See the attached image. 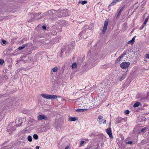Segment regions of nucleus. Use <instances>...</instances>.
Returning <instances> with one entry per match:
<instances>
[{"instance_id":"nucleus-62","label":"nucleus","mask_w":149,"mask_h":149,"mask_svg":"<svg viewBox=\"0 0 149 149\" xmlns=\"http://www.w3.org/2000/svg\"><path fill=\"white\" fill-rule=\"evenodd\" d=\"M148 120H149V118L148 119Z\"/></svg>"},{"instance_id":"nucleus-50","label":"nucleus","mask_w":149,"mask_h":149,"mask_svg":"<svg viewBox=\"0 0 149 149\" xmlns=\"http://www.w3.org/2000/svg\"><path fill=\"white\" fill-rule=\"evenodd\" d=\"M39 146H36V149H39Z\"/></svg>"},{"instance_id":"nucleus-33","label":"nucleus","mask_w":149,"mask_h":149,"mask_svg":"<svg viewBox=\"0 0 149 149\" xmlns=\"http://www.w3.org/2000/svg\"><path fill=\"white\" fill-rule=\"evenodd\" d=\"M134 42L132 40H131L129 41L128 42V44L132 45L134 44Z\"/></svg>"},{"instance_id":"nucleus-6","label":"nucleus","mask_w":149,"mask_h":149,"mask_svg":"<svg viewBox=\"0 0 149 149\" xmlns=\"http://www.w3.org/2000/svg\"><path fill=\"white\" fill-rule=\"evenodd\" d=\"M12 123H10L8 127L7 128V131L9 132L10 131H13L15 129V125L13 126L12 127H10L12 125Z\"/></svg>"},{"instance_id":"nucleus-30","label":"nucleus","mask_w":149,"mask_h":149,"mask_svg":"<svg viewBox=\"0 0 149 149\" xmlns=\"http://www.w3.org/2000/svg\"><path fill=\"white\" fill-rule=\"evenodd\" d=\"M72 68H75L77 67V64L76 63H73L72 64Z\"/></svg>"},{"instance_id":"nucleus-36","label":"nucleus","mask_w":149,"mask_h":149,"mask_svg":"<svg viewBox=\"0 0 149 149\" xmlns=\"http://www.w3.org/2000/svg\"><path fill=\"white\" fill-rule=\"evenodd\" d=\"M4 63L3 60L0 59V65H2Z\"/></svg>"},{"instance_id":"nucleus-44","label":"nucleus","mask_w":149,"mask_h":149,"mask_svg":"<svg viewBox=\"0 0 149 149\" xmlns=\"http://www.w3.org/2000/svg\"><path fill=\"white\" fill-rule=\"evenodd\" d=\"M42 29H45L46 28V26H44V25H43L42 26Z\"/></svg>"},{"instance_id":"nucleus-17","label":"nucleus","mask_w":149,"mask_h":149,"mask_svg":"<svg viewBox=\"0 0 149 149\" xmlns=\"http://www.w3.org/2000/svg\"><path fill=\"white\" fill-rule=\"evenodd\" d=\"M118 0H114L112 1L111 3L109 5V6H111L112 5H113L116 4V3L118 2Z\"/></svg>"},{"instance_id":"nucleus-15","label":"nucleus","mask_w":149,"mask_h":149,"mask_svg":"<svg viewBox=\"0 0 149 149\" xmlns=\"http://www.w3.org/2000/svg\"><path fill=\"white\" fill-rule=\"evenodd\" d=\"M27 44H24L23 45L19 47L18 49L19 50H21L23 49L27 45Z\"/></svg>"},{"instance_id":"nucleus-51","label":"nucleus","mask_w":149,"mask_h":149,"mask_svg":"<svg viewBox=\"0 0 149 149\" xmlns=\"http://www.w3.org/2000/svg\"><path fill=\"white\" fill-rule=\"evenodd\" d=\"M147 22L144 21V23L143 24V25H146V24Z\"/></svg>"},{"instance_id":"nucleus-22","label":"nucleus","mask_w":149,"mask_h":149,"mask_svg":"<svg viewBox=\"0 0 149 149\" xmlns=\"http://www.w3.org/2000/svg\"><path fill=\"white\" fill-rule=\"evenodd\" d=\"M49 15V14L48 11H47L43 13L42 15V17H43L46 16H47V15Z\"/></svg>"},{"instance_id":"nucleus-31","label":"nucleus","mask_w":149,"mask_h":149,"mask_svg":"<svg viewBox=\"0 0 149 149\" xmlns=\"http://www.w3.org/2000/svg\"><path fill=\"white\" fill-rule=\"evenodd\" d=\"M56 34V31L55 30H53L52 32V35L53 36H55Z\"/></svg>"},{"instance_id":"nucleus-12","label":"nucleus","mask_w":149,"mask_h":149,"mask_svg":"<svg viewBox=\"0 0 149 149\" xmlns=\"http://www.w3.org/2000/svg\"><path fill=\"white\" fill-rule=\"evenodd\" d=\"M82 98L81 97H80L79 98H78L76 100H74L73 101L77 100V102H78V104H82L83 103V101L81 100V101H79L80 100H81Z\"/></svg>"},{"instance_id":"nucleus-24","label":"nucleus","mask_w":149,"mask_h":149,"mask_svg":"<svg viewBox=\"0 0 149 149\" xmlns=\"http://www.w3.org/2000/svg\"><path fill=\"white\" fill-rule=\"evenodd\" d=\"M87 3V1H79V3H81L82 5H84V4H86V3Z\"/></svg>"},{"instance_id":"nucleus-46","label":"nucleus","mask_w":149,"mask_h":149,"mask_svg":"<svg viewBox=\"0 0 149 149\" xmlns=\"http://www.w3.org/2000/svg\"><path fill=\"white\" fill-rule=\"evenodd\" d=\"M125 7V5L124 6L120 9L121 11H123V10L124 8Z\"/></svg>"},{"instance_id":"nucleus-5","label":"nucleus","mask_w":149,"mask_h":149,"mask_svg":"<svg viewBox=\"0 0 149 149\" xmlns=\"http://www.w3.org/2000/svg\"><path fill=\"white\" fill-rule=\"evenodd\" d=\"M21 119V118L20 117H18L16 118L15 120V123L17 127L20 126L22 124V122H21L20 123H19L20 122Z\"/></svg>"},{"instance_id":"nucleus-26","label":"nucleus","mask_w":149,"mask_h":149,"mask_svg":"<svg viewBox=\"0 0 149 149\" xmlns=\"http://www.w3.org/2000/svg\"><path fill=\"white\" fill-rule=\"evenodd\" d=\"M40 14V13H38V14H31L29 15H31V16H32V15L33 16V17H37L38 16H39V15Z\"/></svg>"},{"instance_id":"nucleus-23","label":"nucleus","mask_w":149,"mask_h":149,"mask_svg":"<svg viewBox=\"0 0 149 149\" xmlns=\"http://www.w3.org/2000/svg\"><path fill=\"white\" fill-rule=\"evenodd\" d=\"M49 15V14L48 11H47L43 13L42 15V17H43L46 16H47V15Z\"/></svg>"},{"instance_id":"nucleus-38","label":"nucleus","mask_w":149,"mask_h":149,"mask_svg":"<svg viewBox=\"0 0 149 149\" xmlns=\"http://www.w3.org/2000/svg\"><path fill=\"white\" fill-rule=\"evenodd\" d=\"M125 113L128 114H129L130 113V111L129 110H126L125 111Z\"/></svg>"},{"instance_id":"nucleus-16","label":"nucleus","mask_w":149,"mask_h":149,"mask_svg":"<svg viewBox=\"0 0 149 149\" xmlns=\"http://www.w3.org/2000/svg\"><path fill=\"white\" fill-rule=\"evenodd\" d=\"M82 29V31L80 33V35H82L84 34L86 32V31L87 30L86 29V28H85V27H83Z\"/></svg>"},{"instance_id":"nucleus-7","label":"nucleus","mask_w":149,"mask_h":149,"mask_svg":"<svg viewBox=\"0 0 149 149\" xmlns=\"http://www.w3.org/2000/svg\"><path fill=\"white\" fill-rule=\"evenodd\" d=\"M108 22L107 21H105L104 22V26L103 28L102 31L104 32L103 34H104L105 32L106 31L107 26L108 25Z\"/></svg>"},{"instance_id":"nucleus-10","label":"nucleus","mask_w":149,"mask_h":149,"mask_svg":"<svg viewBox=\"0 0 149 149\" xmlns=\"http://www.w3.org/2000/svg\"><path fill=\"white\" fill-rule=\"evenodd\" d=\"M124 120V118H121L118 117L116 118L115 121L117 123H120L122 122Z\"/></svg>"},{"instance_id":"nucleus-47","label":"nucleus","mask_w":149,"mask_h":149,"mask_svg":"<svg viewBox=\"0 0 149 149\" xmlns=\"http://www.w3.org/2000/svg\"><path fill=\"white\" fill-rule=\"evenodd\" d=\"M85 141H81V142L80 145H82L84 143Z\"/></svg>"},{"instance_id":"nucleus-37","label":"nucleus","mask_w":149,"mask_h":149,"mask_svg":"<svg viewBox=\"0 0 149 149\" xmlns=\"http://www.w3.org/2000/svg\"><path fill=\"white\" fill-rule=\"evenodd\" d=\"M84 27H85V28H86V29L87 30V29H89V26L87 25H85V26H84Z\"/></svg>"},{"instance_id":"nucleus-45","label":"nucleus","mask_w":149,"mask_h":149,"mask_svg":"<svg viewBox=\"0 0 149 149\" xmlns=\"http://www.w3.org/2000/svg\"><path fill=\"white\" fill-rule=\"evenodd\" d=\"M145 56L146 57V58H149V54H146Z\"/></svg>"},{"instance_id":"nucleus-48","label":"nucleus","mask_w":149,"mask_h":149,"mask_svg":"<svg viewBox=\"0 0 149 149\" xmlns=\"http://www.w3.org/2000/svg\"><path fill=\"white\" fill-rule=\"evenodd\" d=\"M149 18L148 17H147L145 20V21L147 22Z\"/></svg>"},{"instance_id":"nucleus-27","label":"nucleus","mask_w":149,"mask_h":149,"mask_svg":"<svg viewBox=\"0 0 149 149\" xmlns=\"http://www.w3.org/2000/svg\"><path fill=\"white\" fill-rule=\"evenodd\" d=\"M28 140L29 142H31L32 141V137L31 136H29L27 137Z\"/></svg>"},{"instance_id":"nucleus-9","label":"nucleus","mask_w":149,"mask_h":149,"mask_svg":"<svg viewBox=\"0 0 149 149\" xmlns=\"http://www.w3.org/2000/svg\"><path fill=\"white\" fill-rule=\"evenodd\" d=\"M37 118L38 120H42V119L46 120L47 119V118L45 115L43 114L39 115L37 117Z\"/></svg>"},{"instance_id":"nucleus-4","label":"nucleus","mask_w":149,"mask_h":149,"mask_svg":"<svg viewBox=\"0 0 149 149\" xmlns=\"http://www.w3.org/2000/svg\"><path fill=\"white\" fill-rule=\"evenodd\" d=\"M130 63L128 62H123L120 65V67L123 69L127 68L130 65Z\"/></svg>"},{"instance_id":"nucleus-13","label":"nucleus","mask_w":149,"mask_h":149,"mask_svg":"<svg viewBox=\"0 0 149 149\" xmlns=\"http://www.w3.org/2000/svg\"><path fill=\"white\" fill-rule=\"evenodd\" d=\"M61 39V37L59 36H58L57 37L54 38L53 40L54 42H58L59 40Z\"/></svg>"},{"instance_id":"nucleus-56","label":"nucleus","mask_w":149,"mask_h":149,"mask_svg":"<svg viewBox=\"0 0 149 149\" xmlns=\"http://www.w3.org/2000/svg\"><path fill=\"white\" fill-rule=\"evenodd\" d=\"M91 51H89V52H89V53H91Z\"/></svg>"},{"instance_id":"nucleus-34","label":"nucleus","mask_w":149,"mask_h":149,"mask_svg":"<svg viewBox=\"0 0 149 149\" xmlns=\"http://www.w3.org/2000/svg\"><path fill=\"white\" fill-rule=\"evenodd\" d=\"M122 11H121V10H119V12H118V13L117 17H118L120 16Z\"/></svg>"},{"instance_id":"nucleus-29","label":"nucleus","mask_w":149,"mask_h":149,"mask_svg":"<svg viewBox=\"0 0 149 149\" xmlns=\"http://www.w3.org/2000/svg\"><path fill=\"white\" fill-rule=\"evenodd\" d=\"M52 70L54 72H56L58 70V68L57 67L54 68L52 69Z\"/></svg>"},{"instance_id":"nucleus-59","label":"nucleus","mask_w":149,"mask_h":149,"mask_svg":"<svg viewBox=\"0 0 149 149\" xmlns=\"http://www.w3.org/2000/svg\"><path fill=\"white\" fill-rule=\"evenodd\" d=\"M138 6H137V7H136V8H138Z\"/></svg>"},{"instance_id":"nucleus-35","label":"nucleus","mask_w":149,"mask_h":149,"mask_svg":"<svg viewBox=\"0 0 149 149\" xmlns=\"http://www.w3.org/2000/svg\"><path fill=\"white\" fill-rule=\"evenodd\" d=\"M1 41L3 44H5L6 43V40L4 39H2Z\"/></svg>"},{"instance_id":"nucleus-40","label":"nucleus","mask_w":149,"mask_h":149,"mask_svg":"<svg viewBox=\"0 0 149 149\" xmlns=\"http://www.w3.org/2000/svg\"><path fill=\"white\" fill-rule=\"evenodd\" d=\"M146 127L143 128L141 130V131L142 132H144L146 129Z\"/></svg>"},{"instance_id":"nucleus-58","label":"nucleus","mask_w":149,"mask_h":149,"mask_svg":"<svg viewBox=\"0 0 149 149\" xmlns=\"http://www.w3.org/2000/svg\"><path fill=\"white\" fill-rule=\"evenodd\" d=\"M15 102V101H13V103H14V102Z\"/></svg>"},{"instance_id":"nucleus-2","label":"nucleus","mask_w":149,"mask_h":149,"mask_svg":"<svg viewBox=\"0 0 149 149\" xmlns=\"http://www.w3.org/2000/svg\"><path fill=\"white\" fill-rule=\"evenodd\" d=\"M139 99L140 101L142 102H145L148 101L149 100V93L148 92L147 95L146 96H140L139 97Z\"/></svg>"},{"instance_id":"nucleus-3","label":"nucleus","mask_w":149,"mask_h":149,"mask_svg":"<svg viewBox=\"0 0 149 149\" xmlns=\"http://www.w3.org/2000/svg\"><path fill=\"white\" fill-rule=\"evenodd\" d=\"M75 45V43L73 41L68 45V47H66L65 49V52H69L71 49H73Z\"/></svg>"},{"instance_id":"nucleus-11","label":"nucleus","mask_w":149,"mask_h":149,"mask_svg":"<svg viewBox=\"0 0 149 149\" xmlns=\"http://www.w3.org/2000/svg\"><path fill=\"white\" fill-rule=\"evenodd\" d=\"M58 10H51L48 11L49 14V15H52L55 13L56 12H57Z\"/></svg>"},{"instance_id":"nucleus-14","label":"nucleus","mask_w":149,"mask_h":149,"mask_svg":"<svg viewBox=\"0 0 149 149\" xmlns=\"http://www.w3.org/2000/svg\"><path fill=\"white\" fill-rule=\"evenodd\" d=\"M127 75L126 74H123L122 76L120 77V79H119V81H121L123 79H124L126 77V76Z\"/></svg>"},{"instance_id":"nucleus-18","label":"nucleus","mask_w":149,"mask_h":149,"mask_svg":"<svg viewBox=\"0 0 149 149\" xmlns=\"http://www.w3.org/2000/svg\"><path fill=\"white\" fill-rule=\"evenodd\" d=\"M77 119V118L75 117H70L69 118V120L71 121H76Z\"/></svg>"},{"instance_id":"nucleus-55","label":"nucleus","mask_w":149,"mask_h":149,"mask_svg":"<svg viewBox=\"0 0 149 149\" xmlns=\"http://www.w3.org/2000/svg\"><path fill=\"white\" fill-rule=\"evenodd\" d=\"M118 1H121L122 0H118Z\"/></svg>"},{"instance_id":"nucleus-21","label":"nucleus","mask_w":149,"mask_h":149,"mask_svg":"<svg viewBox=\"0 0 149 149\" xmlns=\"http://www.w3.org/2000/svg\"><path fill=\"white\" fill-rule=\"evenodd\" d=\"M67 12L66 10H63L61 12V13H62V16L65 17L67 15V14L66 13Z\"/></svg>"},{"instance_id":"nucleus-20","label":"nucleus","mask_w":149,"mask_h":149,"mask_svg":"<svg viewBox=\"0 0 149 149\" xmlns=\"http://www.w3.org/2000/svg\"><path fill=\"white\" fill-rule=\"evenodd\" d=\"M140 104V103L139 102H137L135 103L133 105V107H139Z\"/></svg>"},{"instance_id":"nucleus-8","label":"nucleus","mask_w":149,"mask_h":149,"mask_svg":"<svg viewBox=\"0 0 149 149\" xmlns=\"http://www.w3.org/2000/svg\"><path fill=\"white\" fill-rule=\"evenodd\" d=\"M106 132L110 138H113V136L112 134L111 128L110 127H109L106 129Z\"/></svg>"},{"instance_id":"nucleus-54","label":"nucleus","mask_w":149,"mask_h":149,"mask_svg":"<svg viewBox=\"0 0 149 149\" xmlns=\"http://www.w3.org/2000/svg\"><path fill=\"white\" fill-rule=\"evenodd\" d=\"M2 95H0V97H1Z\"/></svg>"},{"instance_id":"nucleus-60","label":"nucleus","mask_w":149,"mask_h":149,"mask_svg":"<svg viewBox=\"0 0 149 149\" xmlns=\"http://www.w3.org/2000/svg\"><path fill=\"white\" fill-rule=\"evenodd\" d=\"M88 140V139H87L86 140Z\"/></svg>"},{"instance_id":"nucleus-42","label":"nucleus","mask_w":149,"mask_h":149,"mask_svg":"<svg viewBox=\"0 0 149 149\" xmlns=\"http://www.w3.org/2000/svg\"><path fill=\"white\" fill-rule=\"evenodd\" d=\"M102 116H98V119H99L100 120V119H101L102 118Z\"/></svg>"},{"instance_id":"nucleus-28","label":"nucleus","mask_w":149,"mask_h":149,"mask_svg":"<svg viewBox=\"0 0 149 149\" xmlns=\"http://www.w3.org/2000/svg\"><path fill=\"white\" fill-rule=\"evenodd\" d=\"M33 137L36 140H37L38 139V136L37 134H34L33 135Z\"/></svg>"},{"instance_id":"nucleus-1","label":"nucleus","mask_w":149,"mask_h":149,"mask_svg":"<svg viewBox=\"0 0 149 149\" xmlns=\"http://www.w3.org/2000/svg\"><path fill=\"white\" fill-rule=\"evenodd\" d=\"M41 96L47 99L55 100L57 97V96L55 95H49L47 94H42Z\"/></svg>"},{"instance_id":"nucleus-53","label":"nucleus","mask_w":149,"mask_h":149,"mask_svg":"<svg viewBox=\"0 0 149 149\" xmlns=\"http://www.w3.org/2000/svg\"><path fill=\"white\" fill-rule=\"evenodd\" d=\"M69 147L68 146H67L65 148V149H68Z\"/></svg>"},{"instance_id":"nucleus-52","label":"nucleus","mask_w":149,"mask_h":149,"mask_svg":"<svg viewBox=\"0 0 149 149\" xmlns=\"http://www.w3.org/2000/svg\"><path fill=\"white\" fill-rule=\"evenodd\" d=\"M106 123V120H105L103 121V123L104 124H105Z\"/></svg>"},{"instance_id":"nucleus-39","label":"nucleus","mask_w":149,"mask_h":149,"mask_svg":"<svg viewBox=\"0 0 149 149\" xmlns=\"http://www.w3.org/2000/svg\"><path fill=\"white\" fill-rule=\"evenodd\" d=\"M95 132H92L91 134L89 135L90 136H93L95 135Z\"/></svg>"},{"instance_id":"nucleus-57","label":"nucleus","mask_w":149,"mask_h":149,"mask_svg":"<svg viewBox=\"0 0 149 149\" xmlns=\"http://www.w3.org/2000/svg\"><path fill=\"white\" fill-rule=\"evenodd\" d=\"M136 4L135 3V4H134V6H135Z\"/></svg>"},{"instance_id":"nucleus-32","label":"nucleus","mask_w":149,"mask_h":149,"mask_svg":"<svg viewBox=\"0 0 149 149\" xmlns=\"http://www.w3.org/2000/svg\"><path fill=\"white\" fill-rule=\"evenodd\" d=\"M126 52H124L120 56V58H122L125 55H126Z\"/></svg>"},{"instance_id":"nucleus-49","label":"nucleus","mask_w":149,"mask_h":149,"mask_svg":"<svg viewBox=\"0 0 149 149\" xmlns=\"http://www.w3.org/2000/svg\"><path fill=\"white\" fill-rule=\"evenodd\" d=\"M135 39V37H134L132 38V39L131 40H132L134 42Z\"/></svg>"},{"instance_id":"nucleus-43","label":"nucleus","mask_w":149,"mask_h":149,"mask_svg":"<svg viewBox=\"0 0 149 149\" xmlns=\"http://www.w3.org/2000/svg\"><path fill=\"white\" fill-rule=\"evenodd\" d=\"M132 141H128L127 143V144H131L132 143Z\"/></svg>"},{"instance_id":"nucleus-25","label":"nucleus","mask_w":149,"mask_h":149,"mask_svg":"<svg viewBox=\"0 0 149 149\" xmlns=\"http://www.w3.org/2000/svg\"><path fill=\"white\" fill-rule=\"evenodd\" d=\"M122 58H120V56L117 58L116 60L115 61V63H119L120 61L121 60V59Z\"/></svg>"},{"instance_id":"nucleus-41","label":"nucleus","mask_w":149,"mask_h":149,"mask_svg":"<svg viewBox=\"0 0 149 149\" xmlns=\"http://www.w3.org/2000/svg\"><path fill=\"white\" fill-rule=\"evenodd\" d=\"M18 144H20L21 145H23L24 144V143L23 142H22L21 141H19L18 142Z\"/></svg>"},{"instance_id":"nucleus-61","label":"nucleus","mask_w":149,"mask_h":149,"mask_svg":"<svg viewBox=\"0 0 149 149\" xmlns=\"http://www.w3.org/2000/svg\"><path fill=\"white\" fill-rule=\"evenodd\" d=\"M85 149H86V148Z\"/></svg>"},{"instance_id":"nucleus-19","label":"nucleus","mask_w":149,"mask_h":149,"mask_svg":"<svg viewBox=\"0 0 149 149\" xmlns=\"http://www.w3.org/2000/svg\"><path fill=\"white\" fill-rule=\"evenodd\" d=\"M87 109H79L76 110L77 112H84L86 111Z\"/></svg>"}]
</instances>
